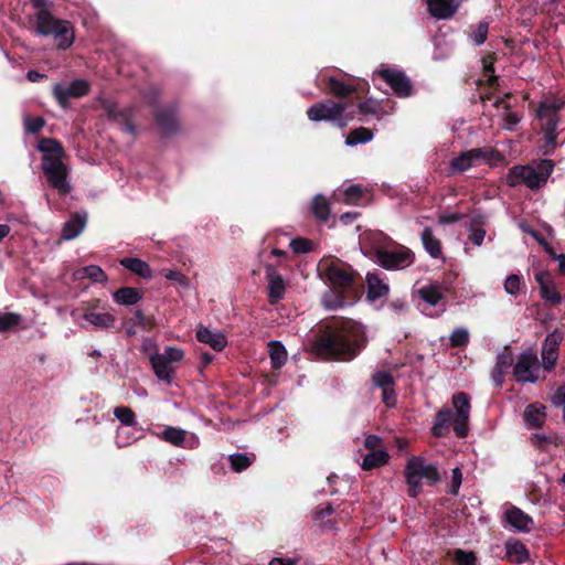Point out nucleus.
<instances>
[{
  "label": "nucleus",
  "mask_w": 565,
  "mask_h": 565,
  "mask_svg": "<svg viewBox=\"0 0 565 565\" xmlns=\"http://www.w3.org/2000/svg\"><path fill=\"white\" fill-rule=\"evenodd\" d=\"M74 277L75 279L88 278L93 282H106L108 279L106 273L97 265H88L77 269Z\"/></svg>",
  "instance_id": "72a5a7b5"
},
{
  "label": "nucleus",
  "mask_w": 565,
  "mask_h": 565,
  "mask_svg": "<svg viewBox=\"0 0 565 565\" xmlns=\"http://www.w3.org/2000/svg\"><path fill=\"white\" fill-rule=\"evenodd\" d=\"M541 296L546 301H550L553 305L561 303L562 296L557 291L556 287L552 284H541Z\"/></svg>",
  "instance_id": "c03bdc74"
},
{
  "label": "nucleus",
  "mask_w": 565,
  "mask_h": 565,
  "mask_svg": "<svg viewBox=\"0 0 565 565\" xmlns=\"http://www.w3.org/2000/svg\"><path fill=\"white\" fill-rule=\"evenodd\" d=\"M87 215L85 213H77L67 220L62 228L61 237L64 241L76 238L85 228Z\"/></svg>",
  "instance_id": "a878e982"
},
{
  "label": "nucleus",
  "mask_w": 565,
  "mask_h": 565,
  "mask_svg": "<svg viewBox=\"0 0 565 565\" xmlns=\"http://www.w3.org/2000/svg\"><path fill=\"white\" fill-rule=\"evenodd\" d=\"M414 296L423 301L419 308L426 316H434L445 309L444 289L437 284H428L414 291Z\"/></svg>",
  "instance_id": "f8f14e48"
},
{
  "label": "nucleus",
  "mask_w": 565,
  "mask_h": 565,
  "mask_svg": "<svg viewBox=\"0 0 565 565\" xmlns=\"http://www.w3.org/2000/svg\"><path fill=\"white\" fill-rule=\"evenodd\" d=\"M522 280L519 275L511 274L504 280V290L510 296H518L520 294Z\"/></svg>",
  "instance_id": "09e8293b"
},
{
  "label": "nucleus",
  "mask_w": 565,
  "mask_h": 565,
  "mask_svg": "<svg viewBox=\"0 0 565 565\" xmlns=\"http://www.w3.org/2000/svg\"><path fill=\"white\" fill-rule=\"evenodd\" d=\"M502 159L503 157L500 152L490 148H473L455 157L450 161L449 169L451 173H461L481 163L488 162L493 164Z\"/></svg>",
  "instance_id": "9d476101"
},
{
  "label": "nucleus",
  "mask_w": 565,
  "mask_h": 565,
  "mask_svg": "<svg viewBox=\"0 0 565 565\" xmlns=\"http://www.w3.org/2000/svg\"><path fill=\"white\" fill-rule=\"evenodd\" d=\"M81 318L90 327L98 330H106L114 327L116 317L110 311H98L97 307L87 309Z\"/></svg>",
  "instance_id": "412c9836"
},
{
  "label": "nucleus",
  "mask_w": 565,
  "mask_h": 565,
  "mask_svg": "<svg viewBox=\"0 0 565 565\" xmlns=\"http://www.w3.org/2000/svg\"><path fill=\"white\" fill-rule=\"evenodd\" d=\"M158 436L162 440L178 447L195 448L199 446V438L195 434L189 433L179 427L168 426Z\"/></svg>",
  "instance_id": "a211bd4d"
},
{
  "label": "nucleus",
  "mask_w": 565,
  "mask_h": 565,
  "mask_svg": "<svg viewBox=\"0 0 565 565\" xmlns=\"http://www.w3.org/2000/svg\"><path fill=\"white\" fill-rule=\"evenodd\" d=\"M539 371L540 364L536 352L533 349L522 352L513 366V374L516 381L523 383H535L539 380Z\"/></svg>",
  "instance_id": "ddd939ff"
},
{
  "label": "nucleus",
  "mask_w": 565,
  "mask_h": 565,
  "mask_svg": "<svg viewBox=\"0 0 565 565\" xmlns=\"http://www.w3.org/2000/svg\"><path fill=\"white\" fill-rule=\"evenodd\" d=\"M413 262L414 255L409 249L390 247L386 252H381L377 263L385 269L397 270L408 267Z\"/></svg>",
  "instance_id": "2eb2a0df"
},
{
  "label": "nucleus",
  "mask_w": 565,
  "mask_h": 565,
  "mask_svg": "<svg viewBox=\"0 0 565 565\" xmlns=\"http://www.w3.org/2000/svg\"><path fill=\"white\" fill-rule=\"evenodd\" d=\"M488 23L487 22H480L477 28L473 30L471 34V41L476 45H481L486 42L487 35H488Z\"/></svg>",
  "instance_id": "603ef678"
},
{
  "label": "nucleus",
  "mask_w": 565,
  "mask_h": 565,
  "mask_svg": "<svg viewBox=\"0 0 565 565\" xmlns=\"http://www.w3.org/2000/svg\"><path fill=\"white\" fill-rule=\"evenodd\" d=\"M141 351L148 355L150 363L153 355L160 354L156 340L149 337L142 340Z\"/></svg>",
  "instance_id": "5fc2aeb1"
},
{
  "label": "nucleus",
  "mask_w": 565,
  "mask_h": 565,
  "mask_svg": "<svg viewBox=\"0 0 565 565\" xmlns=\"http://www.w3.org/2000/svg\"><path fill=\"white\" fill-rule=\"evenodd\" d=\"M307 116L311 121H331L343 128L349 121L353 120L355 109L353 105L347 102L334 103L331 99H326L310 106Z\"/></svg>",
  "instance_id": "39448f33"
},
{
  "label": "nucleus",
  "mask_w": 565,
  "mask_h": 565,
  "mask_svg": "<svg viewBox=\"0 0 565 565\" xmlns=\"http://www.w3.org/2000/svg\"><path fill=\"white\" fill-rule=\"evenodd\" d=\"M363 189L361 185L352 184L347 186L342 192L339 191L335 196L338 201H342L345 204L354 205L362 198Z\"/></svg>",
  "instance_id": "58836bf2"
},
{
  "label": "nucleus",
  "mask_w": 565,
  "mask_h": 565,
  "mask_svg": "<svg viewBox=\"0 0 565 565\" xmlns=\"http://www.w3.org/2000/svg\"><path fill=\"white\" fill-rule=\"evenodd\" d=\"M454 559L457 565H476V555L473 552H467L462 550H456L454 553Z\"/></svg>",
  "instance_id": "3c124183"
},
{
  "label": "nucleus",
  "mask_w": 565,
  "mask_h": 565,
  "mask_svg": "<svg viewBox=\"0 0 565 565\" xmlns=\"http://www.w3.org/2000/svg\"><path fill=\"white\" fill-rule=\"evenodd\" d=\"M365 280L367 285L366 297L370 301L380 299L388 294L390 287L379 273H367Z\"/></svg>",
  "instance_id": "393cba45"
},
{
  "label": "nucleus",
  "mask_w": 565,
  "mask_h": 565,
  "mask_svg": "<svg viewBox=\"0 0 565 565\" xmlns=\"http://www.w3.org/2000/svg\"><path fill=\"white\" fill-rule=\"evenodd\" d=\"M486 237V231L482 227H473L470 230L469 239L476 246H481Z\"/></svg>",
  "instance_id": "052dcab7"
},
{
  "label": "nucleus",
  "mask_w": 565,
  "mask_h": 565,
  "mask_svg": "<svg viewBox=\"0 0 565 565\" xmlns=\"http://www.w3.org/2000/svg\"><path fill=\"white\" fill-rule=\"evenodd\" d=\"M505 550L509 559L516 564H522L530 557L526 546L519 540H509Z\"/></svg>",
  "instance_id": "c756f323"
},
{
  "label": "nucleus",
  "mask_w": 565,
  "mask_h": 565,
  "mask_svg": "<svg viewBox=\"0 0 565 565\" xmlns=\"http://www.w3.org/2000/svg\"><path fill=\"white\" fill-rule=\"evenodd\" d=\"M265 269L268 282L269 302L275 305L284 298L286 292V282L282 276L277 273L274 266L267 265Z\"/></svg>",
  "instance_id": "4be33fe9"
},
{
  "label": "nucleus",
  "mask_w": 565,
  "mask_h": 565,
  "mask_svg": "<svg viewBox=\"0 0 565 565\" xmlns=\"http://www.w3.org/2000/svg\"><path fill=\"white\" fill-rule=\"evenodd\" d=\"M405 479L408 486V494L416 498L422 491V481L435 484L440 480L438 467L427 463L424 457H412L405 466Z\"/></svg>",
  "instance_id": "6e6552de"
},
{
  "label": "nucleus",
  "mask_w": 565,
  "mask_h": 565,
  "mask_svg": "<svg viewBox=\"0 0 565 565\" xmlns=\"http://www.w3.org/2000/svg\"><path fill=\"white\" fill-rule=\"evenodd\" d=\"M451 403L455 414H452L448 407L441 408L436 414L435 423L431 428L433 435L436 437L446 436L451 426L457 437L463 438L468 435L471 408L469 395L465 392L455 393Z\"/></svg>",
  "instance_id": "7ed1b4c3"
},
{
  "label": "nucleus",
  "mask_w": 565,
  "mask_h": 565,
  "mask_svg": "<svg viewBox=\"0 0 565 565\" xmlns=\"http://www.w3.org/2000/svg\"><path fill=\"white\" fill-rule=\"evenodd\" d=\"M319 273L329 285L322 296L326 309L335 310L356 300L362 285L352 266L337 259H323L319 263Z\"/></svg>",
  "instance_id": "f257e3e1"
},
{
  "label": "nucleus",
  "mask_w": 565,
  "mask_h": 565,
  "mask_svg": "<svg viewBox=\"0 0 565 565\" xmlns=\"http://www.w3.org/2000/svg\"><path fill=\"white\" fill-rule=\"evenodd\" d=\"M505 521L519 532H530L533 529V520L521 509L512 507L504 513Z\"/></svg>",
  "instance_id": "b1692460"
},
{
  "label": "nucleus",
  "mask_w": 565,
  "mask_h": 565,
  "mask_svg": "<svg viewBox=\"0 0 565 565\" xmlns=\"http://www.w3.org/2000/svg\"><path fill=\"white\" fill-rule=\"evenodd\" d=\"M36 13V32L41 35H52L57 46L65 50L74 42V32L70 22L57 20L46 10L47 0H31Z\"/></svg>",
  "instance_id": "20e7f679"
},
{
  "label": "nucleus",
  "mask_w": 565,
  "mask_h": 565,
  "mask_svg": "<svg viewBox=\"0 0 565 565\" xmlns=\"http://www.w3.org/2000/svg\"><path fill=\"white\" fill-rule=\"evenodd\" d=\"M268 347L273 367L279 369L282 365H285L287 361V351L285 347L281 344V342L270 341L268 343Z\"/></svg>",
  "instance_id": "e433bc0d"
},
{
  "label": "nucleus",
  "mask_w": 565,
  "mask_h": 565,
  "mask_svg": "<svg viewBox=\"0 0 565 565\" xmlns=\"http://www.w3.org/2000/svg\"><path fill=\"white\" fill-rule=\"evenodd\" d=\"M158 125L166 132H171L177 126L175 107L168 106L156 110Z\"/></svg>",
  "instance_id": "7c9ffc66"
},
{
  "label": "nucleus",
  "mask_w": 565,
  "mask_h": 565,
  "mask_svg": "<svg viewBox=\"0 0 565 565\" xmlns=\"http://www.w3.org/2000/svg\"><path fill=\"white\" fill-rule=\"evenodd\" d=\"M563 340V333L559 330L550 332L541 350L542 365L545 371L551 372L556 364L558 359V347Z\"/></svg>",
  "instance_id": "dca6fc26"
},
{
  "label": "nucleus",
  "mask_w": 565,
  "mask_h": 565,
  "mask_svg": "<svg viewBox=\"0 0 565 565\" xmlns=\"http://www.w3.org/2000/svg\"><path fill=\"white\" fill-rule=\"evenodd\" d=\"M311 211L319 221H327L330 215V206L326 196L317 194L311 203Z\"/></svg>",
  "instance_id": "4c0bfd02"
},
{
  "label": "nucleus",
  "mask_w": 565,
  "mask_h": 565,
  "mask_svg": "<svg viewBox=\"0 0 565 565\" xmlns=\"http://www.w3.org/2000/svg\"><path fill=\"white\" fill-rule=\"evenodd\" d=\"M553 168L554 163L551 160H543L537 168L514 166L509 170L505 181L510 186L524 184L532 190H537L547 182Z\"/></svg>",
  "instance_id": "423d86ee"
},
{
  "label": "nucleus",
  "mask_w": 565,
  "mask_h": 565,
  "mask_svg": "<svg viewBox=\"0 0 565 565\" xmlns=\"http://www.w3.org/2000/svg\"><path fill=\"white\" fill-rule=\"evenodd\" d=\"M355 109V114L360 113L362 115L366 116H374L376 118H382L384 115H386V111H384L381 103L376 99L369 98L358 105Z\"/></svg>",
  "instance_id": "f704fd0d"
},
{
  "label": "nucleus",
  "mask_w": 565,
  "mask_h": 565,
  "mask_svg": "<svg viewBox=\"0 0 565 565\" xmlns=\"http://www.w3.org/2000/svg\"><path fill=\"white\" fill-rule=\"evenodd\" d=\"M552 403L556 407L563 408V416L565 418V384L557 388L556 393L552 397Z\"/></svg>",
  "instance_id": "680f3d73"
},
{
  "label": "nucleus",
  "mask_w": 565,
  "mask_h": 565,
  "mask_svg": "<svg viewBox=\"0 0 565 565\" xmlns=\"http://www.w3.org/2000/svg\"><path fill=\"white\" fill-rule=\"evenodd\" d=\"M373 139V132L364 127H360L351 131L345 139V145L353 147L360 143L369 142Z\"/></svg>",
  "instance_id": "ea45409f"
},
{
  "label": "nucleus",
  "mask_w": 565,
  "mask_h": 565,
  "mask_svg": "<svg viewBox=\"0 0 565 565\" xmlns=\"http://www.w3.org/2000/svg\"><path fill=\"white\" fill-rule=\"evenodd\" d=\"M362 324L344 320L323 333L316 343L317 352L328 359L351 360L365 345Z\"/></svg>",
  "instance_id": "f03ea898"
},
{
  "label": "nucleus",
  "mask_w": 565,
  "mask_h": 565,
  "mask_svg": "<svg viewBox=\"0 0 565 565\" xmlns=\"http://www.w3.org/2000/svg\"><path fill=\"white\" fill-rule=\"evenodd\" d=\"M420 238L425 250L433 258H439L441 256V243L429 227L423 230Z\"/></svg>",
  "instance_id": "473e14b6"
},
{
  "label": "nucleus",
  "mask_w": 565,
  "mask_h": 565,
  "mask_svg": "<svg viewBox=\"0 0 565 565\" xmlns=\"http://www.w3.org/2000/svg\"><path fill=\"white\" fill-rule=\"evenodd\" d=\"M334 512V509L332 504L327 503L320 508L317 509L315 512V520L319 521L322 520L324 516L331 515Z\"/></svg>",
  "instance_id": "0e129e2a"
},
{
  "label": "nucleus",
  "mask_w": 565,
  "mask_h": 565,
  "mask_svg": "<svg viewBox=\"0 0 565 565\" xmlns=\"http://www.w3.org/2000/svg\"><path fill=\"white\" fill-rule=\"evenodd\" d=\"M195 335L199 342L209 344L215 351H222L227 344V339L222 331L211 330L204 326L198 327Z\"/></svg>",
  "instance_id": "5701e85b"
},
{
  "label": "nucleus",
  "mask_w": 565,
  "mask_h": 565,
  "mask_svg": "<svg viewBox=\"0 0 565 565\" xmlns=\"http://www.w3.org/2000/svg\"><path fill=\"white\" fill-rule=\"evenodd\" d=\"M163 276L168 280L174 281V282H177L178 285H180V286H182L184 288L189 287V279L183 274H181L178 270L169 269V270L163 273Z\"/></svg>",
  "instance_id": "4d7b16f0"
},
{
  "label": "nucleus",
  "mask_w": 565,
  "mask_h": 565,
  "mask_svg": "<svg viewBox=\"0 0 565 565\" xmlns=\"http://www.w3.org/2000/svg\"><path fill=\"white\" fill-rule=\"evenodd\" d=\"M563 100L559 98H547L540 103L537 118L544 134V153H551L557 146L558 111L563 108Z\"/></svg>",
  "instance_id": "0eeeda50"
},
{
  "label": "nucleus",
  "mask_w": 565,
  "mask_h": 565,
  "mask_svg": "<svg viewBox=\"0 0 565 565\" xmlns=\"http://www.w3.org/2000/svg\"><path fill=\"white\" fill-rule=\"evenodd\" d=\"M462 0H426L427 10L437 20H448L455 15Z\"/></svg>",
  "instance_id": "aec40b11"
},
{
  "label": "nucleus",
  "mask_w": 565,
  "mask_h": 565,
  "mask_svg": "<svg viewBox=\"0 0 565 565\" xmlns=\"http://www.w3.org/2000/svg\"><path fill=\"white\" fill-rule=\"evenodd\" d=\"M89 84L85 79H74L71 83H57L53 86V94L62 107H66L68 99L85 96Z\"/></svg>",
  "instance_id": "4468645a"
},
{
  "label": "nucleus",
  "mask_w": 565,
  "mask_h": 565,
  "mask_svg": "<svg viewBox=\"0 0 565 565\" xmlns=\"http://www.w3.org/2000/svg\"><path fill=\"white\" fill-rule=\"evenodd\" d=\"M21 315L19 313H0V332H6L13 329L21 322Z\"/></svg>",
  "instance_id": "a18cd8bd"
},
{
  "label": "nucleus",
  "mask_w": 565,
  "mask_h": 565,
  "mask_svg": "<svg viewBox=\"0 0 565 565\" xmlns=\"http://www.w3.org/2000/svg\"><path fill=\"white\" fill-rule=\"evenodd\" d=\"M461 483H462V472H461V469L459 467H455L451 470V484H450V488H449V492L451 494H457L459 489H460Z\"/></svg>",
  "instance_id": "13d9d810"
},
{
  "label": "nucleus",
  "mask_w": 565,
  "mask_h": 565,
  "mask_svg": "<svg viewBox=\"0 0 565 565\" xmlns=\"http://www.w3.org/2000/svg\"><path fill=\"white\" fill-rule=\"evenodd\" d=\"M39 150L43 156H58L62 159L63 149L60 142L54 139L43 138L39 142Z\"/></svg>",
  "instance_id": "37998d69"
},
{
  "label": "nucleus",
  "mask_w": 565,
  "mask_h": 565,
  "mask_svg": "<svg viewBox=\"0 0 565 565\" xmlns=\"http://www.w3.org/2000/svg\"><path fill=\"white\" fill-rule=\"evenodd\" d=\"M289 246L296 254H305L311 250V242L301 237L291 239Z\"/></svg>",
  "instance_id": "864d4df0"
},
{
  "label": "nucleus",
  "mask_w": 565,
  "mask_h": 565,
  "mask_svg": "<svg viewBox=\"0 0 565 565\" xmlns=\"http://www.w3.org/2000/svg\"><path fill=\"white\" fill-rule=\"evenodd\" d=\"M362 244V249L372 254L379 262L381 252H386L390 248L392 239L382 232H369L364 234Z\"/></svg>",
  "instance_id": "6ab92c4d"
},
{
  "label": "nucleus",
  "mask_w": 565,
  "mask_h": 565,
  "mask_svg": "<svg viewBox=\"0 0 565 565\" xmlns=\"http://www.w3.org/2000/svg\"><path fill=\"white\" fill-rule=\"evenodd\" d=\"M512 355L504 350L497 354L494 366L508 371V369L512 365Z\"/></svg>",
  "instance_id": "bf43d9fd"
},
{
  "label": "nucleus",
  "mask_w": 565,
  "mask_h": 565,
  "mask_svg": "<svg viewBox=\"0 0 565 565\" xmlns=\"http://www.w3.org/2000/svg\"><path fill=\"white\" fill-rule=\"evenodd\" d=\"M140 431L141 430H135L131 427L126 426L117 428L116 443L118 447H126L136 441L139 438V435H137V433Z\"/></svg>",
  "instance_id": "a19ab883"
},
{
  "label": "nucleus",
  "mask_w": 565,
  "mask_h": 565,
  "mask_svg": "<svg viewBox=\"0 0 565 565\" xmlns=\"http://www.w3.org/2000/svg\"><path fill=\"white\" fill-rule=\"evenodd\" d=\"M388 458L390 456L384 449L372 450L364 456L361 467L363 470H372L386 465Z\"/></svg>",
  "instance_id": "2f4dec72"
},
{
  "label": "nucleus",
  "mask_w": 565,
  "mask_h": 565,
  "mask_svg": "<svg viewBox=\"0 0 565 565\" xmlns=\"http://www.w3.org/2000/svg\"><path fill=\"white\" fill-rule=\"evenodd\" d=\"M328 84L331 93L340 98L348 97L355 90L352 85L340 82L332 76L328 77Z\"/></svg>",
  "instance_id": "79ce46f5"
},
{
  "label": "nucleus",
  "mask_w": 565,
  "mask_h": 565,
  "mask_svg": "<svg viewBox=\"0 0 565 565\" xmlns=\"http://www.w3.org/2000/svg\"><path fill=\"white\" fill-rule=\"evenodd\" d=\"M44 120L41 117H25L24 126L28 132L36 134L44 127Z\"/></svg>",
  "instance_id": "6e6d98bb"
},
{
  "label": "nucleus",
  "mask_w": 565,
  "mask_h": 565,
  "mask_svg": "<svg viewBox=\"0 0 565 565\" xmlns=\"http://www.w3.org/2000/svg\"><path fill=\"white\" fill-rule=\"evenodd\" d=\"M379 75L398 97H408L412 94V84L408 77L396 70L385 68L379 72Z\"/></svg>",
  "instance_id": "f3484780"
},
{
  "label": "nucleus",
  "mask_w": 565,
  "mask_h": 565,
  "mask_svg": "<svg viewBox=\"0 0 565 565\" xmlns=\"http://www.w3.org/2000/svg\"><path fill=\"white\" fill-rule=\"evenodd\" d=\"M114 416L122 426L131 427L135 430H141V428L138 427L137 417L131 408L127 406H118L114 409Z\"/></svg>",
  "instance_id": "c9c22d12"
},
{
  "label": "nucleus",
  "mask_w": 565,
  "mask_h": 565,
  "mask_svg": "<svg viewBox=\"0 0 565 565\" xmlns=\"http://www.w3.org/2000/svg\"><path fill=\"white\" fill-rule=\"evenodd\" d=\"M184 359V351L181 348L167 345L160 354L151 359V367L158 380L171 384L177 366Z\"/></svg>",
  "instance_id": "1a4fd4ad"
},
{
  "label": "nucleus",
  "mask_w": 565,
  "mask_h": 565,
  "mask_svg": "<svg viewBox=\"0 0 565 565\" xmlns=\"http://www.w3.org/2000/svg\"><path fill=\"white\" fill-rule=\"evenodd\" d=\"M388 308L396 315H405L408 310V305L404 299H395L391 301Z\"/></svg>",
  "instance_id": "e2e57ef3"
},
{
  "label": "nucleus",
  "mask_w": 565,
  "mask_h": 565,
  "mask_svg": "<svg viewBox=\"0 0 565 565\" xmlns=\"http://www.w3.org/2000/svg\"><path fill=\"white\" fill-rule=\"evenodd\" d=\"M119 264L128 269L129 271L140 276L145 279H150L152 277V270L150 266L142 259L136 257H125L119 260Z\"/></svg>",
  "instance_id": "bb28decb"
},
{
  "label": "nucleus",
  "mask_w": 565,
  "mask_h": 565,
  "mask_svg": "<svg viewBox=\"0 0 565 565\" xmlns=\"http://www.w3.org/2000/svg\"><path fill=\"white\" fill-rule=\"evenodd\" d=\"M382 399L383 402L392 407L395 404V392L393 386L387 388H382Z\"/></svg>",
  "instance_id": "69168bd1"
},
{
  "label": "nucleus",
  "mask_w": 565,
  "mask_h": 565,
  "mask_svg": "<svg viewBox=\"0 0 565 565\" xmlns=\"http://www.w3.org/2000/svg\"><path fill=\"white\" fill-rule=\"evenodd\" d=\"M42 170L49 183L61 194H67L71 191L66 167L58 156H43Z\"/></svg>",
  "instance_id": "9b49d317"
},
{
  "label": "nucleus",
  "mask_w": 565,
  "mask_h": 565,
  "mask_svg": "<svg viewBox=\"0 0 565 565\" xmlns=\"http://www.w3.org/2000/svg\"><path fill=\"white\" fill-rule=\"evenodd\" d=\"M269 565H297V559L275 557L269 562Z\"/></svg>",
  "instance_id": "774afa93"
},
{
  "label": "nucleus",
  "mask_w": 565,
  "mask_h": 565,
  "mask_svg": "<svg viewBox=\"0 0 565 565\" xmlns=\"http://www.w3.org/2000/svg\"><path fill=\"white\" fill-rule=\"evenodd\" d=\"M142 292L138 288L122 287L113 294V299L116 303L122 306H132L140 301Z\"/></svg>",
  "instance_id": "c85d7f7f"
},
{
  "label": "nucleus",
  "mask_w": 565,
  "mask_h": 565,
  "mask_svg": "<svg viewBox=\"0 0 565 565\" xmlns=\"http://www.w3.org/2000/svg\"><path fill=\"white\" fill-rule=\"evenodd\" d=\"M523 418L527 428L540 427L545 420V407L539 403L531 404L525 408Z\"/></svg>",
  "instance_id": "cd10ccee"
},
{
  "label": "nucleus",
  "mask_w": 565,
  "mask_h": 565,
  "mask_svg": "<svg viewBox=\"0 0 565 565\" xmlns=\"http://www.w3.org/2000/svg\"><path fill=\"white\" fill-rule=\"evenodd\" d=\"M373 383L380 388H387L394 385V380L391 373L386 371L375 372L372 376Z\"/></svg>",
  "instance_id": "8fccbe9b"
},
{
  "label": "nucleus",
  "mask_w": 565,
  "mask_h": 565,
  "mask_svg": "<svg viewBox=\"0 0 565 565\" xmlns=\"http://www.w3.org/2000/svg\"><path fill=\"white\" fill-rule=\"evenodd\" d=\"M231 467L234 471L241 472L252 465V459L244 454H233L230 456Z\"/></svg>",
  "instance_id": "de8ad7c7"
},
{
  "label": "nucleus",
  "mask_w": 565,
  "mask_h": 565,
  "mask_svg": "<svg viewBox=\"0 0 565 565\" xmlns=\"http://www.w3.org/2000/svg\"><path fill=\"white\" fill-rule=\"evenodd\" d=\"M450 345L454 348L466 347L469 342V332L466 328H456L449 337Z\"/></svg>",
  "instance_id": "49530a36"
},
{
  "label": "nucleus",
  "mask_w": 565,
  "mask_h": 565,
  "mask_svg": "<svg viewBox=\"0 0 565 565\" xmlns=\"http://www.w3.org/2000/svg\"><path fill=\"white\" fill-rule=\"evenodd\" d=\"M507 371L503 369L493 367L492 370V380L495 385L501 386L504 383V375Z\"/></svg>",
  "instance_id": "338daca9"
}]
</instances>
